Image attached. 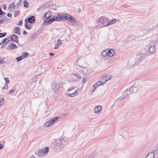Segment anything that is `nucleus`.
I'll use <instances>...</instances> for the list:
<instances>
[{
  "label": "nucleus",
  "mask_w": 158,
  "mask_h": 158,
  "mask_svg": "<svg viewBox=\"0 0 158 158\" xmlns=\"http://www.w3.org/2000/svg\"><path fill=\"white\" fill-rule=\"evenodd\" d=\"M60 16L61 19L67 20L70 23V24L72 26L76 24L81 25V24L77 21L73 16L67 14L63 13L60 14Z\"/></svg>",
  "instance_id": "f257e3e1"
},
{
  "label": "nucleus",
  "mask_w": 158,
  "mask_h": 158,
  "mask_svg": "<svg viewBox=\"0 0 158 158\" xmlns=\"http://www.w3.org/2000/svg\"><path fill=\"white\" fill-rule=\"evenodd\" d=\"M143 60V56L142 54L136 56L134 59H131L130 62V64L132 67L139 64Z\"/></svg>",
  "instance_id": "f03ea898"
},
{
  "label": "nucleus",
  "mask_w": 158,
  "mask_h": 158,
  "mask_svg": "<svg viewBox=\"0 0 158 158\" xmlns=\"http://www.w3.org/2000/svg\"><path fill=\"white\" fill-rule=\"evenodd\" d=\"M109 20L108 18L104 17H101L96 21V23L101 27L108 26L107 23Z\"/></svg>",
  "instance_id": "7ed1b4c3"
},
{
  "label": "nucleus",
  "mask_w": 158,
  "mask_h": 158,
  "mask_svg": "<svg viewBox=\"0 0 158 158\" xmlns=\"http://www.w3.org/2000/svg\"><path fill=\"white\" fill-rule=\"evenodd\" d=\"M51 16V12L50 11H48L45 14L43 18L44 24L48 25L50 24V23H49L48 22H49V18H50Z\"/></svg>",
  "instance_id": "20e7f679"
},
{
  "label": "nucleus",
  "mask_w": 158,
  "mask_h": 158,
  "mask_svg": "<svg viewBox=\"0 0 158 158\" xmlns=\"http://www.w3.org/2000/svg\"><path fill=\"white\" fill-rule=\"evenodd\" d=\"M49 148L46 147L41 149L38 152V154L40 156H43L46 155L48 152Z\"/></svg>",
  "instance_id": "39448f33"
},
{
  "label": "nucleus",
  "mask_w": 158,
  "mask_h": 158,
  "mask_svg": "<svg viewBox=\"0 0 158 158\" xmlns=\"http://www.w3.org/2000/svg\"><path fill=\"white\" fill-rule=\"evenodd\" d=\"M56 141L58 145L60 147H64L67 144L66 140L63 139H58Z\"/></svg>",
  "instance_id": "423d86ee"
},
{
  "label": "nucleus",
  "mask_w": 158,
  "mask_h": 158,
  "mask_svg": "<svg viewBox=\"0 0 158 158\" xmlns=\"http://www.w3.org/2000/svg\"><path fill=\"white\" fill-rule=\"evenodd\" d=\"M60 88L59 85L57 83H53L51 86V89L52 90L53 92L57 93V90Z\"/></svg>",
  "instance_id": "0eeeda50"
},
{
  "label": "nucleus",
  "mask_w": 158,
  "mask_h": 158,
  "mask_svg": "<svg viewBox=\"0 0 158 158\" xmlns=\"http://www.w3.org/2000/svg\"><path fill=\"white\" fill-rule=\"evenodd\" d=\"M130 94H131L130 93V89H128V88H127L123 92V96L120 97V98L121 99H123L126 98V97L129 95Z\"/></svg>",
  "instance_id": "6e6552de"
},
{
  "label": "nucleus",
  "mask_w": 158,
  "mask_h": 158,
  "mask_svg": "<svg viewBox=\"0 0 158 158\" xmlns=\"http://www.w3.org/2000/svg\"><path fill=\"white\" fill-rule=\"evenodd\" d=\"M115 54V51L113 49H107V56L112 57Z\"/></svg>",
  "instance_id": "1a4fd4ad"
},
{
  "label": "nucleus",
  "mask_w": 158,
  "mask_h": 158,
  "mask_svg": "<svg viewBox=\"0 0 158 158\" xmlns=\"http://www.w3.org/2000/svg\"><path fill=\"white\" fill-rule=\"evenodd\" d=\"M148 51L151 54L156 52V48L155 45H150L149 47Z\"/></svg>",
  "instance_id": "9d476101"
},
{
  "label": "nucleus",
  "mask_w": 158,
  "mask_h": 158,
  "mask_svg": "<svg viewBox=\"0 0 158 158\" xmlns=\"http://www.w3.org/2000/svg\"><path fill=\"white\" fill-rule=\"evenodd\" d=\"M60 15H58L59 16L58 17H54L52 19L50 18V19H49V22H48L49 23H51L53 21H59L61 19H61V17L60 16Z\"/></svg>",
  "instance_id": "9b49d317"
},
{
  "label": "nucleus",
  "mask_w": 158,
  "mask_h": 158,
  "mask_svg": "<svg viewBox=\"0 0 158 158\" xmlns=\"http://www.w3.org/2000/svg\"><path fill=\"white\" fill-rule=\"evenodd\" d=\"M135 83L134 85L133 86H131V87L128 88V89H130L131 94L135 93L137 91L138 88L136 86H135Z\"/></svg>",
  "instance_id": "f8f14e48"
},
{
  "label": "nucleus",
  "mask_w": 158,
  "mask_h": 158,
  "mask_svg": "<svg viewBox=\"0 0 158 158\" xmlns=\"http://www.w3.org/2000/svg\"><path fill=\"white\" fill-rule=\"evenodd\" d=\"M60 32L58 31H54L53 33V37L54 38H57L60 36Z\"/></svg>",
  "instance_id": "ddd939ff"
},
{
  "label": "nucleus",
  "mask_w": 158,
  "mask_h": 158,
  "mask_svg": "<svg viewBox=\"0 0 158 158\" xmlns=\"http://www.w3.org/2000/svg\"><path fill=\"white\" fill-rule=\"evenodd\" d=\"M102 109V106L98 105L96 106L94 109V112L95 113H98L100 112Z\"/></svg>",
  "instance_id": "4468645a"
},
{
  "label": "nucleus",
  "mask_w": 158,
  "mask_h": 158,
  "mask_svg": "<svg viewBox=\"0 0 158 158\" xmlns=\"http://www.w3.org/2000/svg\"><path fill=\"white\" fill-rule=\"evenodd\" d=\"M18 36L17 35H13L11 38H10V41L12 40L13 42H15L16 43H18Z\"/></svg>",
  "instance_id": "2eb2a0df"
},
{
  "label": "nucleus",
  "mask_w": 158,
  "mask_h": 158,
  "mask_svg": "<svg viewBox=\"0 0 158 158\" xmlns=\"http://www.w3.org/2000/svg\"><path fill=\"white\" fill-rule=\"evenodd\" d=\"M155 154L153 152H151L148 153L145 158H154Z\"/></svg>",
  "instance_id": "dca6fc26"
},
{
  "label": "nucleus",
  "mask_w": 158,
  "mask_h": 158,
  "mask_svg": "<svg viewBox=\"0 0 158 158\" xmlns=\"http://www.w3.org/2000/svg\"><path fill=\"white\" fill-rule=\"evenodd\" d=\"M10 37L4 39L3 40V41L1 42V43H0V45L2 44H6L7 42H9L10 41Z\"/></svg>",
  "instance_id": "f3484780"
},
{
  "label": "nucleus",
  "mask_w": 158,
  "mask_h": 158,
  "mask_svg": "<svg viewBox=\"0 0 158 158\" xmlns=\"http://www.w3.org/2000/svg\"><path fill=\"white\" fill-rule=\"evenodd\" d=\"M59 118H60L58 117H55L50 119V120L52 122V124H53L54 123L58 121Z\"/></svg>",
  "instance_id": "a211bd4d"
},
{
  "label": "nucleus",
  "mask_w": 158,
  "mask_h": 158,
  "mask_svg": "<svg viewBox=\"0 0 158 158\" xmlns=\"http://www.w3.org/2000/svg\"><path fill=\"white\" fill-rule=\"evenodd\" d=\"M35 20V18L34 16H31L28 18V21L30 23H33Z\"/></svg>",
  "instance_id": "6ab92c4d"
},
{
  "label": "nucleus",
  "mask_w": 158,
  "mask_h": 158,
  "mask_svg": "<svg viewBox=\"0 0 158 158\" xmlns=\"http://www.w3.org/2000/svg\"><path fill=\"white\" fill-rule=\"evenodd\" d=\"M101 54L102 57L107 56V49L101 52Z\"/></svg>",
  "instance_id": "aec40b11"
},
{
  "label": "nucleus",
  "mask_w": 158,
  "mask_h": 158,
  "mask_svg": "<svg viewBox=\"0 0 158 158\" xmlns=\"http://www.w3.org/2000/svg\"><path fill=\"white\" fill-rule=\"evenodd\" d=\"M14 33L17 34L18 35H20V33L19 32V27H15L14 29Z\"/></svg>",
  "instance_id": "412c9836"
},
{
  "label": "nucleus",
  "mask_w": 158,
  "mask_h": 158,
  "mask_svg": "<svg viewBox=\"0 0 158 158\" xmlns=\"http://www.w3.org/2000/svg\"><path fill=\"white\" fill-rule=\"evenodd\" d=\"M97 88L96 85H94L91 88V90L89 91V93L91 94L95 90L96 88Z\"/></svg>",
  "instance_id": "4be33fe9"
},
{
  "label": "nucleus",
  "mask_w": 158,
  "mask_h": 158,
  "mask_svg": "<svg viewBox=\"0 0 158 158\" xmlns=\"http://www.w3.org/2000/svg\"><path fill=\"white\" fill-rule=\"evenodd\" d=\"M52 122H51L50 120L48 121L47 122H46L44 124V126L45 127H49L52 125Z\"/></svg>",
  "instance_id": "5701e85b"
},
{
  "label": "nucleus",
  "mask_w": 158,
  "mask_h": 158,
  "mask_svg": "<svg viewBox=\"0 0 158 158\" xmlns=\"http://www.w3.org/2000/svg\"><path fill=\"white\" fill-rule=\"evenodd\" d=\"M116 22V20L115 19H112L111 20L109 21H108L107 23L108 26L115 23Z\"/></svg>",
  "instance_id": "b1692460"
},
{
  "label": "nucleus",
  "mask_w": 158,
  "mask_h": 158,
  "mask_svg": "<svg viewBox=\"0 0 158 158\" xmlns=\"http://www.w3.org/2000/svg\"><path fill=\"white\" fill-rule=\"evenodd\" d=\"M25 27L26 28V29L28 30H30V29H31V25L30 24H28L27 22V21H25Z\"/></svg>",
  "instance_id": "393cba45"
},
{
  "label": "nucleus",
  "mask_w": 158,
  "mask_h": 158,
  "mask_svg": "<svg viewBox=\"0 0 158 158\" xmlns=\"http://www.w3.org/2000/svg\"><path fill=\"white\" fill-rule=\"evenodd\" d=\"M39 90H37L36 91L34 92L32 94L33 97L35 98H37L39 96Z\"/></svg>",
  "instance_id": "a878e982"
},
{
  "label": "nucleus",
  "mask_w": 158,
  "mask_h": 158,
  "mask_svg": "<svg viewBox=\"0 0 158 158\" xmlns=\"http://www.w3.org/2000/svg\"><path fill=\"white\" fill-rule=\"evenodd\" d=\"M29 55V54L27 52H23L22 55V56L24 57V59L27 57Z\"/></svg>",
  "instance_id": "bb28decb"
},
{
  "label": "nucleus",
  "mask_w": 158,
  "mask_h": 158,
  "mask_svg": "<svg viewBox=\"0 0 158 158\" xmlns=\"http://www.w3.org/2000/svg\"><path fill=\"white\" fill-rule=\"evenodd\" d=\"M17 47V46L15 44H12L9 46V48L10 49H13Z\"/></svg>",
  "instance_id": "cd10ccee"
},
{
  "label": "nucleus",
  "mask_w": 158,
  "mask_h": 158,
  "mask_svg": "<svg viewBox=\"0 0 158 158\" xmlns=\"http://www.w3.org/2000/svg\"><path fill=\"white\" fill-rule=\"evenodd\" d=\"M105 82H104L103 83L102 82H101L100 81H98L97 83L95 84V85H96L97 87L98 86H99L101 85H103L104 84Z\"/></svg>",
  "instance_id": "c85d7f7f"
},
{
  "label": "nucleus",
  "mask_w": 158,
  "mask_h": 158,
  "mask_svg": "<svg viewBox=\"0 0 158 158\" xmlns=\"http://www.w3.org/2000/svg\"><path fill=\"white\" fill-rule=\"evenodd\" d=\"M24 6L26 8L28 7V3L27 1L24 0Z\"/></svg>",
  "instance_id": "c756f323"
},
{
  "label": "nucleus",
  "mask_w": 158,
  "mask_h": 158,
  "mask_svg": "<svg viewBox=\"0 0 158 158\" xmlns=\"http://www.w3.org/2000/svg\"><path fill=\"white\" fill-rule=\"evenodd\" d=\"M111 76H106L105 77V82H106L107 81L110 80L111 78Z\"/></svg>",
  "instance_id": "7c9ffc66"
},
{
  "label": "nucleus",
  "mask_w": 158,
  "mask_h": 158,
  "mask_svg": "<svg viewBox=\"0 0 158 158\" xmlns=\"http://www.w3.org/2000/svg\"><path fill=\"white\" fill-rule=\"evenodd\" d=\"M24 59V57L22 56V55L19 57H17L16 60L18 61H19Z\"/></svg>",
  "instance_id": "2f4dec72"
},
{
  "label": "nucleus",
  "mask_w": 158,
  "mask_h": 158,
  "mask_svg": "<svg viewBox=\"0 0 158 158\" xmlns=\"http://www.w3.org/2000/svg\"><path fill=\"white\" fill-rule=\"evenodd\" d=\"M4 102V99L3 98H0V105L1 106L2 105L3 103Z\"/></svg>",
  "instance_id": "473e14b6"
},
{
  "label": "nucleus",
  "mask_w": 158,
  "mask_h": 158,
  "mask_svg": "<svg viewBox=\"0 0 158 158\" xmlns=\"http://www.w3.org/2000/svg\"><path fill=\"white\" fill-rule=\"evenodd\" d=\"M4 79H5L6 82L5 84H8V85L10 82L9 78H8L4 77Z\"/></svg>",
  "instance_id": "72a5a7b5"
},
{
  "label": "nucleus",
  "mask_w": 158,
  "mask_h": 158,
  "mask_svg": "<svg viewBox=\"0 0 158 158\" xmlns=\"http://www.w3.org/2000/svg\"><path fill=\"white\" fill-rule=\"evenodd\" d=\"M77 91L76 90L74 92L71 94V97H73L77 95Z\"/></svg>",
  "instance_id": "f704fd0d"
},
{
  "label": "nucleus",
  "mask_w": 158,
  "mask_h": 158,
  "mask_svg": "<svg viewBox=\"0 0 158 158\" xmlns=\"http://www.w3.org/2000/svg\"><path fill=\"white\" fill-rule=\"evenodd\" d=\"M19 10L16 11L15 12L14 14V16L15 17H16L19 14Z\"/></svg>",
  "instance_id": "c9c22d12"
},
{
  "label": "nucleus",
  "mask_w": 158,
  "mask_h": 158,
  "mask_svg": "<svg viewBox=\"0 0 158 158\" xmlns=\"http://www.w3.org/2000/svg\"><path fill=\"white\" fill-rule=\"evenodd\" d=\"M74 75L77 77V78L79 79L81 78V76L77 74H74Z\"/></svg>",
  "instance_id": "e433bc0d"
},
{
  "label": "nucleus",
  "mask_w": 158,
  "mask_h": 158,
  "mask_svg": "<svg viewBox=\"0 0 158 158\" xmlns=\"http://www.w3.org/2000/svg\"><path fill=\"white\" fill-rule=\"evenodd\" d=\"M6 35V33H1L0 34V38H2V37H3L5 36V35Z\"/></svg>",
  "instance_id": "4c0bfd02"
},
{
  "label": "nucleus",
  "mask_w": 158,
  "mask_h": 158,
  "mask_svg": "<svg viewBox=\"0 0 158 158\" xmlns=\"http://www.w3.org/2000/svg\"><path fill=\"white\" fill-rule=\"evenodd\" d=\"M5 62L4 61H3L2 59L0 58V64H3Z\"/></svg>",
  "instance_id": "58836bf2"
},
{
  "label": "nucleus",
  "mask_w": 158,
  "mask_h": 158,
  "mask_svg": "<svg viewBox=\"0 0 158 158\" xmlns=\"http://www.w3.org/2000/svg\"><path fill=\"white\" fill-rule=\"evenodd\" d=\"M8 84H5V86L2 88V89H7L8 88Z\"/></svg>",
  "instance_id": "ea45409f"
},
{
  "label": "nucleus",
  "mask_w": 158,
  "mask_h": 158,
  "mask_svg": "<svg viewBox=\"0 0 158 158\" xmlns=\"http://www.w3.org/2000/svg\"><path fill=\"white\" fill-rule=\"evenodd\" d=\"M61 44V42L60 41V40H57V44L59 46Z\"/></svg>",
  "instance_id": "a19ab883"
},
{
  "label": "nucleus",
  "mask_w": 158,
  "mask_h": 158,
  "mask_svg": "<svg viewBox=\"0 0 158 158\" xmlns=\"http://www.w3.org/2000/svg\"><path fill=\"white\" fill-rule=\"evenodd\" d=\"M86 79L85 78H83L82 80V83L83 84L86 83Z\"/></svg>",
  "instance_id": "79ce46f5"
},
{
  "label": "nucleus",
  "mask_w": 158,
  "mask_h": 158,
  "mask_svg": "<svg viewBox=\"0 0 158 158\" xmlns=\"http://www.w3.org/2000/svg\"><path fill=\"white\" fill-rule=\"evenodd\" d=\"M14 92V89H12L9 92V94H10L12 93H13Z\"/></svg>",
  "instance_id": "37998d69"
},
{
  "label": "nucleus",
  "mask_w": 158,
  "mask_h": 158,
  "mask_svg": "<svg viewBox=\"0 0 158 158\" xmlns=\"http://www.w3.org/2000/svg\"><path fill=\"white\" fill-rule=\"evenodd\" d=\"M74 89V88L72 87H71L68 89V91L69 92Z\"/></svg>",
  "instance_id": "c03bdc74"
},
{
  "label": "nucleus",
  "mask_w": 158,
  "mask_h": 158,
  "mask_svg": "<svg viewBox=\"0 0 158 158\" xmlns=\"http://www.w3.org/2000/svg\"><path fill=\"white\" fill-rule=\"evenodd\" d=\"M7 16L9 17H12V15L11 14L8 13L7 14Z\"/></svg>",
  "instance_id": "a18cd8bd"
},
{
  "label": "nucleus",
  "mask_w": 158,
  "mask_h": 158,
  "mask_svg": "<svg viewBox=\"0 0 158 158\" xmlns=\"http://www.w3.org/2000/svg\"><path fill=\"white\" fill-rule=\"evenodd\" d=\"M59 45H58L57 44L56 45H55V47H54V49H56L57 48H58V47H59Z\"/></svg>",
  "instance_id": "49530a36"
},
{
  "label": "nucleus",
  "mask_w": 158,
  "mask_h": 158,
  "mask_svg": "<svg viewBox=\"0 0 158 158\" xmlns=\"http://www.w3.org/2000/svg\"><path fill=\"white\" fill-rule=\"evenodd\" d=\"M22 20H20L18 23V25H20L22 23Z\"/></svg>",
  "instance_id": "de8ad7c7"
},
{
  "label": "nucleus",
  "mask_w": 158,
  "mask_h": 158,
  "mask_svg": "<svg viewBox=\"0 0 158 158\" xmlns=\"http://www.w3.org/2000/svg\"><path fill=\"white\" fill-rule=\"evenodd\" d=\"M2 14H1V15H6V13L5 12H3V11H2V13H1Z\"/></svg>",
  "instance_id": "09e8293b"
},
{
  "label": "nucleus",
  "mask_w": 158,
  "mask_h": 158,
  "mask_svg": "<svg viewBox=\"0 0 158 158\" xmlns=\"http://www.w3.org/2000/svg\"><path fill=\"white\" fill-rule=\"evenodd\" d=\"M5 61V62L4 64H9L10 63V62L8 61Z\"/></svg>",
  "instance_id": "8fccbe9b"
},
{
  "label": "nucleus",
  "mask_w": 158,
  "mask_h": 158,
  "mask_svg": "<svg viewBox=\"0 0 158 158\" xmlns=\"http://www.w3.org/2000/svg\"><path fill=\"white\" fill-rule=\"evenodd\" d=\"M3 147V145L2 144H0V149L2 148Z\"/></svg>",
  "instance_id": "3c124183"
},
{
  "label": "nucleus",
  "mask_w": 158,
  "mask_h": 158,
  "mask_svg": "<svg viewBox=\"0 0 158 158\" xmlns=\"http://www.w3.org/2000/svg\"><path fill=\"white\" fill-rule=\"evenodd\" d=\"M49 55L51 56H53L54 55V53H49Z\"/></svg>",
  "instance_id": "603ef678"
},
{
  "label": "nucleus",
  "mask_w": 158,
  "mask_h": 158,
  "mask_svg": "<svg viewBox=\"0 0 158 158\" xmlns=\"http://www.w3.org/2000/svg\"><path fill=\"white\" fill-rule=\"evenodd\" d=\"M27 32L26 31H23V34L24 35H26V34H27Z\"/></svg>",
  "instance_id": "864d4df0"
},
{
  "label": "nucleus",
  "mask_w": 158,
  "mask_h": 158,
  "mask_svg": "<svg viewBox=\"0 0 158 158\" xmlns=\"http://www.w3.org/2000/svg\"><path fill=\"white\" fill-rule=\"evenodd\" d=\"M64 83H63V82H60V85H64Z\"/></svg>",
  "instance_id": "5fc2aeb1"
},
{
  "label": "nucleus",
  "mask_w": 158,
  "mask_h": 158,
  "mask_svg": "<svg viewBox=\"0 0 158 158\" xmlns=\"http://www.w3.org/2000/svg\"><path fill=\"white\" fill-rule=\"evenodd\" d=\"M67 95L69 96V97H71V94H67Z\"/></svg>",
  "instance_id": "6e6d98bb"
},
{
  "label": "nucleus",
  "mask_w": 158,
  "mask_h": 158,
  "mask_svg": "<svg viewBox=\"0 0 158 158\" xmlns=\"http://www.w3.org/2000/svg\"><path fill=\"white\" fill-rule=\"evenodd\" d=\"M0 13H2V10H1V8H0ZM1 14H2V13H0V15H1Z\"/></svg>",
  "instance_id": "4d7b16f0"
},
{
  "label": "nucleus",
  "mask_w": 158,
  "mask_h": 158,
  "mask_svg": "<svg viewBox=\"0 0 158 158\" xmlns=\"http://www.w3.org/2000/svg\"><path fill=\"white\" fill-rule=\"evenodd\" d=\"M3 23V21L2 20H0V23Z\"/></svg>",
  "instance_id": "13d9d810"
}]
</instances>
